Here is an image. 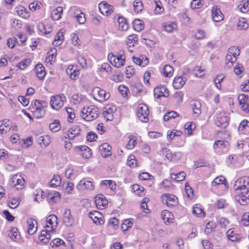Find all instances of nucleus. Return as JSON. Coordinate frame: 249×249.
Returning a JSON list of instances; mask_svg holds the SVG:
<instances>
[{
    "instance_id": "f257e3e1",
    "label": "nucleus",
    "mask_w": 249,
    "mask_h": 249,
    "mask_svg": "<svg viewBox=\"0 0 249 249\" xmlns=\"http://www.w3.org/2000/svg\"><path fill=\"white\" fill-rule=\"evenodd\" d=\"M236 192L235 199L240 205H246L249 202V177L238 179L233 186Z\"/></svg>"
},
{
    "instance_id": "f03ea898",
    "label": "nucleus",
    "mask_w": 249,
    "mask_h": 249,
    "mask_svg": "<svg viewBox=\"0 0 249 249\" xmlns=\"http://www.w3.org/2000/svg\"><path fill=\"white\" fill-rule=\"evenodd\" d=\"M239 54L240 50L238 47L232 46L230 48L226 56L225 68L228 69H231L236 61V57Z\"/></svg>"
},
{
    "instance_id": "7ed1b4c3",
    "label": "nucleus",
    "mask_w": 249,
    "mask_h": 249,
    "mask_svg": "<svg viewBox=\"0 0 249 249\" xmlns=\"http://www.w3.org/2000/svg\"><path fill=\"white\" fill-rule=\"evenodd\" d=\"M81 113V116L87 121L95 120L99 114L98 108L94 106L84 107Z\"/></svg>"
},
{
    "instance_id": "20e7f679",
    "label": "nucleus",
    "mask_w": 249,
    "mask_h": 249,
    "mask_svg": "<svg viewBox=\"0 0 249 249\" xmlns=\"http://www.w3.org/2000/svg\"><path fill=\"white\" fill-rule=\"evenodd\" d=\"M108 60L115 67L121 68L124 65L125 56L124 51H120L117 55L110 53L108 55Z\"/></svg>"
},
{
    "instance_id": "39448f33",
    "label": "nucleus",
    "mask_w": 249,
    "mask_h": 249,
    "mask_svg": "<svg viewBox=\"0 0 249 249\" xmlns=\"http://www.w3.org/2000/svg\"><path fill=\"white\" fill-rule=\"evenodd\" d=\"M94 98L100 102L107 100L110 97V93L99 87H94L92 90Z\"/></svg>"
},
{
    "instance_id": "423d86ee",
    "label": "nucleus",
    "mask_w": 249,
    "mask_h": 249,
    "mask_svg": "<svg viewBox=\"0 0 249 249\" xmlns=\"http://www.w3.org/2000/svg\"><path fill=\"white\" fill-rule=\"evenodd\" d=\"M169 95V91L162 86L157 87V103L163 105Z\"/></svg>"
},
{
    "instance_id": "0eeeda50",
    "label": "nucleus",
    "mask_w": 249,
    "mask_h": 249,
    "mask_svg": "<svg viewBox=\"0 0 249 249\" xmlns=\"http://www.w3.org/2000/svg\"><path fill=\"white\" fill-rule=\"evenodd\" d=\"M65 101L66 97L63 94L53 96L51 98L50 105L53 109L58 110L63 106Z\"/></svg>"
},
{
    "instance_id": "6e6552de",
    "label": "nucleus",
    "mask_w": 249,
    "mask_h": 249,
    "mask_svg": "<svg viewBox=\"0 0 249 249\" xmlns=\"http://www.w3.org/2000/svg\"><path fill=\"white\" fill-rule=\"evenodd\" d=\"M149 111L147 106L145 104H140L137 109V116L142 122H147Z\"/></svg>"
},
{
    "instance_id": "1a4fd4ad",
    "label": "nucleus",
    "mask_w": 249,
    "mask_h": 249,
    "mask_svg": "<svg viewBox=\"0 0 249 249\" xmlns=\"http://www.w3.org/2000/svg\"><path fill=\"white\" fill-rule=\"evenodd\" d=\"M190 70L189 69H186L185 70L183 71V75L176 76L175 77L173 82V85L175 89H180L183 87V86L185 84L187 80L186 77L184 76V75H187L190 73Z\"/></svg>"
},
{
    "instance_id": "9d476101",
    "label": "nucleus",
    "mask_w": 249,
    "mask_h": 249,
    "mask_svg": "<svg viewBox=\"0 0 249 249\" xmlns=\"http://www.w3.org/2000/svg\"><path fill=\"white\" fill-rule=\"evenodd\" d=\"M25 180L23 177L19 174L13 176L12 178V185L17 190H21L25 186Z\"/></svg>"
},
{
    "instance_id": "9b49d317",
    "label": "nucleus",
    "mask_w": 249,
    "mask_h": 249,
    "mask_svg": "<svg viewBox=\"0 0 249 249\" xmlns=\"http://www.w3.org/2000/svg\"><path fill=\"white\" fill-rule=\"evenodd\" d=\"M238 99L242 109L246 112H249V97L248 95L244 94H240Z\"/></svg>"
},
{
    "instance_id": "f8f14e48",
    "label": "nucleus",
    "mask_w": 249,
    "mask_h": 249,
    "mask_svg": "<svg viewBox=\"0 0 249 249\" xmlns=\"http://www.w3.org/2000/svg\"><path fill=\"white\" fill-rule=\"evenodd\" d=\"M89 216L96 225H102L104 223V217L98 211H91L89 214Z\"/></svg>"
},
{
    "instance_id": "ddd939ff",
    "label": "nucleus",
    "mask_w": 249,
    "mask_h": 249,
    "mask_svg": "<svg viewBox=\"0 0 249 249\" xmlns=\"http://www.w3.org/2000/svg\"><path fill=\"white\" fill-rule=\"evenodd\" d=\"M99 9L103 15L106 16L110 15L114 11L113 7L108 4L106 1H103L99 3Z\"/></svg>"
},
{
    "instance_id": "4468645a",
    "label": "nucleus",
    "mask_w": 249,
    "mask_h": 249,
    "mask_svg": "<svg viewBox=\"0 0 249 249\" xmlns=\"http://www.w3.org/2000/svg\"><path fill=\"white\" fill-rule=\"evenodd\" d=\"M77 188L78 190L88 189L91 190L93 189L94 186L90 180L84 178L79 181Z\"/></svg>"
},
{
    "instance_id": "2eb2a0df",
    "label": "nucleus",
    "mask_w": 249,
    "mask_h": 249,
    "mask_svg": "<svg viewBox=\"0 0 249 249\" xmlns=\"http://www.w3.org/2000/svg\"><path fill=\"white\" fill-rule=\"evenodd\" d=\"M95 202L98 209H103L108 204L106 197L102 194L97 195L95 198Z\"/></svg>"
},
{
    "instance_id": "dca6fc26",
    "label": "nucleus",
    "mask_w": 249,
    "mask_h": 249,
    "mask_svg": "<svg viewBox=\"0 0 249 249\" xmlns=\"http://www.w3.org/2000/svg\"><path fill=\"white\" fill-rule=\"evenodd\" d=\"M212 17L215 22H220L224 19V16L219 8L213 6L212 10Z\"/></svg>"
},
{
    "instance_id": "f3484780",
    "label": "nucleus",
    "mask_w": 249,
    "mask_h": 249,
    "mask_svg": "<svg viewBox=\"0 0 249 249\" xmlns=\"http://www.w3.org/2000/svg\"><path fill=\"white\" fill-rule=\"evenodd\" d=\"M12 123L9 120L0 121V135H3L9 132L11 128Z\"/></svg>"
},
{
    "instance_id": "a211bd4d",
    "label": "nucleus",
    "mask_w": 249,
    "mask_h": 249,
    "mask_svg": "<svg viewBox=\"0 0 249 249\" xmlns=\"http://www.w3.org/2000/svg\"><path fill=\"white\" fill-rule=\"evenodd\" d=\"M63 220L67 227H71L74 223V220L70 209H66L64 213Z\"/></svg>"
},
{
    "instance_id": "6ab92c4d",
    "label": "nucleus",
    "mask_w": 249,
    "mask_h": 249,
    "mask_svg": "<svg viewBox=\"0 0 249 249\" xmlns=\"http://www.w3.org/2000/svg\"><path fill=\"white\" fill-rule=\"evenodd\" d=\"M46 222L49 225L46 226V228H51V231L55 229L57 225V217L54 214L49 215L46 219Z\"/></svg>"
},
{
    "instance_id": "aec40b11",
    "label": "nucleus",
    "mask_w": 249,
    "mask_h": 249,
    "mask_svg": "<svg viewBox=\"0 0 249 249\" xmlns=\"http://www.w3.org/2000/svg\"><path fill=\"white\" fill-rule=\"evenodd\" d=\"M61 196L58 192L52 191L49 192L47 196V201L50 204H53L60 200Z\"/></svg>"
},
{
    "instance_id": "412c9836",
    "label": "nucleus",
    "mask_w": 249,
    "mask_h": 249,
    "mask_svg": "<svg viewBox=\"0 0 249 249\" xmlns=\"http://www.w3.org/2000/svg\"><path fill=\"white\" fill-rule=\"evenodd\" d=\"M99 149L101 151L102 155L104 157H107L111 155V146L107 143H104L99 146Z\"/></svg>"
},
{
    "instance_id": "4be33fe9",
    "label": "nucleus",
    "mask_w": 249,
    "mask_h": 249,
    "mask_svg": "<svg viewBox=\"0 0 249 249\" xmlns=\"http://www.w3.org/2000/svg\"><path fill=\"white\" fill-rule=\"evenodd\" d=\"M227 236L228 238L231 241H238L241 238V236L240 234L238 233L233 229H231L227 232Z\"/></svg>"
},
{
    "instance_id": "5701e85b",
    "label": "nucleus",
    "mask_w": 249,
    "mask_h": 249,
    "mask_svg": "<svg viewBox=\"0 0 249 249\" xmlns=\"http://www.w3.org/2000/svg\"><path fill=\"white\" fill-rule=\"evenodd\" d=\"M27 223L28 234L30 235L34 234L37 231V226H35V225L37 224L36 221L32 218H29L28 219Z\"/></svg>"
},
{
    "instance_id": "b1692460",
    "label": "nucleus",
    "mask_w": 249,
    "mask_h": 249,
    "mask_svg": "<svg viewBox=\"0 0 249 249\" xmlns=\"http://www.w3.org/2000/svg\"><path fill=\"white\" fill-rule=\"evenodd\" d=\"M133 62L137 65L144 67L148 64V59L145 56L141 55L140 57L133 56Z\"/></svg>"
},
{
    "instance_id": "393cba45",
    "label": "nucleus",
    "mask_w": 249,
    "mask_h": 249,
    "mask_svg": "<svg viewBox=\"0 0 249 249\" xmlns=\"http://www.w3.org/2000/svg\"><path fill=\"white\" fill-rule=\"evenodd\" d=\"M77 148L81 151V153L80 154L83 158L89 159L91 156L92 151L89 147L85 145H82L77 147Z\"/></svg>"
},
{
    "instance_id": "a878e982",
    "label": "nucleus",
    "mask_w": 249,
    "mask_h": 249,
    "mask_svg": "<svg viewBox=\"0 0 249 249\" xmlns=\"http://www.w3.org/2000/svg\"><path fill=\"white\" fill-rule=\"evenodd\" d=\"M116 110L115 107H106L103 112V115L107 121H112L113 119V113Z\"/></svg>"
},
{
    "instance_id": "bb28decb",
    "label": "nucleus",
    "mask_w": 249,
    "mask_h": 249,
    "mask_svg": "<svg viewBox=\"0 0 249 249\" xmlns=\"http://www.w3.org/2000/svg\"><path fill=\"white\" fill-rule=\"evenodd\" d=\"M35 70L37 77L41 80L43 79L46 75V73L43 65L40 63L36 64L35 68Z\"/></svg>"
},
{
    "instance_id": "cd10ccee",
    "label": "nucleus",
    "mask_w": 249,
    "mask_h": 249,
    "mask_svg": "<svg viewBox=\"0 0 249 249\" xmlns=\"http://www.w3.org/2000/svg\"><path fill=\"white\" fill-rule=\"evenodd\" d=\"M161 217L165 223H172L174 219L172 213L167 210H164L161 212Z\"/></svg>"
},
{
    "instance_id": "c85d7f7f",
    "label": "nucleus",
    "mask_w": 249,
    "mask_h": 249,
    "mask_svg": "<svg viewBox=\"0 0 249 249\" xmlns=\"http://www.w3.org/2000/svg\"><path fill=\"white\" fill-rule=\"evenodd\" d=\"M191 106L192 108L194 114L196 116L198 117V115L201 113V104L197 100L192 101L191 103Z\"/></svg>"
},
{
    "instance_id": "c756f323",
    "label": "nucleus",
    "mask_w": 249,
    "mask_h": 249,
    "mask_svg": "<svg viewBox=\"0 0 249 249\" xmlns=\"http://www.w3.org/2000/svg\"><path fill=\"white\" fill-rule=\"evenodd\" d=\"M164 30L167 33H171L178 29V24L175 22H171L163 24Z\"/></svg>"
},
{
    "instance_id": "7c9ffc66",
    "label": "nucleus",
    "mask_w": 249,
    "mask_h": 249,
    "mask_svg": "<svg viewBox=\"0 0 249 249\" xmlns=\"http://www.w3.org/2000/svg\"><path fill=\"white\" fill-rule=\"evenodd\" d=\"M50 231L49 230L42 231L38 237L39 240L44 244L48 243L51 238Z\"/></svg>"
},
{
    "instance_id": "2f4dec72",
    "label": "nucleus",
    "mask_w": 249,
    "mask_h": 249,
    "mask_svg": "<svg viewBox=\"0 0 249 249\" xmlns=\"http://www.w3.org/2000/svg\"><path fill=\"white\" fill-rule=\"evenodd\" d=\"M138 37L137 35L132 34L128 36L126 43L129 47H133L138 44Z\"/></svg>"
},
{
    "instance_id": "473e14b6",
    "label": "nucleus",
    "mask_w": 249,
    "mask_h": 249,
    "mask_svg": "<svg viewBox=\"0 0 249 249\" xmlns=\"http://www.w3.org/2000/svg\"><path fill=\"white\" fill-rule=\"evenodd\" d=\"M74 16L78 22L80 24H84L86 19L84 13L82 12L79 9H76L74 12Z\"/></svg>"
},
{
    "instance_id": "72a5a7b5",
    "label": "nucleus",
    "mask_w": 249,
    "mask_h": 249,
    "mask_svg": "<svg viewBox=\"0 0 249 249\" xmlns=\"http://www.w3.org/2000/svg\"><path fill=\"white\" fill-rule=\"evenodd\" d=\"M131 188L135 195L139 196H142L145 194L143 187L141 186L138 184L132 185Z\"/></svg>"
},
{
    "instance_id": "f704fd0d",
    "label": "nucleus",
    "mask_w": 249,
    "mask_h": 249,
    "mask_svg": "<svg viewBox=\"0 0 249 249\" xmlns=\"http://www.w3.org/2000/svg\"><path fill=\"white\" fill-rule=\"evenodd\" d=\"M186 174L183 171L179 172L177 174H171L170 177L172 179L177 182L183 180L185 179Z\"/></svg>"
},
{
    "instance_id": "c9c22d12",
    "label": "nucleus",
    "mask_w": 249,
    "mask_h": 249,
    "mask_svg": "<svg viewBox=\"0 0 249 249\" xmlns=\"http://www.w3.org/2000/svg\"><path fill=\"white\" fill-rule=\"evenodd\" d=\"M63 12V8L61 6L57 7L52 12V18L54 20H57L61 18Z\"/></svg>"
},
{
    "instance_id": "e433bc0d",
    "label": "nucleus",
    "mask_w": 249,
    "mask_h": 249,
    "mask_svg": "<svg viewBox=\"0 0 249 249\" xmlns=\"http://www.w3.org/2000/svg\"><path fill=\"white\" fill-rule=\"evenodd\" d=\"M249 27V24L247 23V19L245 18H241L239 19L237 29L238 30H246Z\"/></svg>"
},
{
    "instance_id": "4c0bfd02",
    "label": "nucleus",
    "mask_w": 249,
    "mask_h": 249,
    "mask_svg": "<svg viewBox=\"0 0 249 249\" xmlns=\"http://www.w3.org/2000/svg\"><path fill=\"white\" fill-rule=\"evenodd\" d=\"M133 26L134 30L138 32L143 30L144 27L143 21L139 19H136L134 20Z\"/></svg>"
},
{
    "instance_id": "58836bf2",
    "label": "nucleus",
    "mask_w": 249,
    "mask_h": 249,
    "mask_svg": "<svg viewBox=\"0 0 249 249\" xmlns=\"http://www.w3.org/2000/svg\"><path fill=\"white\" fill-rule=\"evenodd\" d=\"M229 145V142L226 140H217L216 141L213 145V148L214 149H217L218 148L223 149L225 147H228Z\"/></svg>"
},
{
    "instance_id": "ea45409f",
    "label": "nucleus",
    "mask_w": 249,
    "mask_h": 249,
    "mask_svg": "<svg viewBox=\"0 0 249 249\" xmlns=\"http://www.w3.org/2000/svg\"><path fill=\"white\" fill-rule=\"evenodd\" d=\"M50 138L48 135L39 136L37 138V142L41 146H47L50 143Z\"/></svg>"
},
{
    "instance_id": "a19ab883",
    "label": "nucleus",
    "mask_w": 249,
    "mask_h": 249,
    "mask_svg": "<svg viewBox=\"0 0 249 249\" xmlns=\"http://www.w3.org/2000/svg\"><path fill=\"white\" fill-rule=\"evenodd\" d=\"M160 154L164 155L169 160H173V153L166 147L162 148L160 151Z\"/></svg>"
},
{
    "instance_id": "79ce46f5",
    "label": "nucleus",
    "mask_w": 249,
    "mask_h": 249,
    "mask_svg": "<svg viewBox=\"0 0 249 249\" xmlns=\"http://www.w3.org/2000/svg\"><path fill=\"white\" fill-rule=\"evenodd\" d=\"M238 8L243 13H246L249 11V0H242L238 5Z\"/></svg>"
},
{
    "instance_id": "37998d69",
    "label": "nucleus",
    "mask_w": 249,
    "mask_h": 249,
    "mask_svg": "<svg viewBox=\"0 0 249 249\" xmlns=\"http://www.w3.org/2000/svg\"><path fill=\"white\" fill-rule=\"evenodd\" d=\"M34 117L36 119L42 118L45 114L44 107L35 109L32 110Z\"/></svg>"
},
{
    "instance_id": "c03bdc74",
    "label": "nucleus",
    "mask_w": 249,
    "mask_h": 249,
    "mask_svg": "<svg viewBox=\"0 0 249 249\" xmlns=\"http://www.w3.org/2000/svg\"><path fill=\"white\" fill-rule=\"evenodd\" d=\"M193 213L196 216L202 217L204 215V212L201 206L199 204H196L193 207Z\"/></svg>"
},
{
    "instance_id": "a18cd8bd",
    "label": "nucleus",
    "mask_w": 249,
    "mask_h": 249,
    "mask_svg": "<svg viewBox=\"0 0 249 249\" xmlns=\"http://www.w3.org/2000/svg\"><path fill=\"white\" fill-rule=\"evenodd\" d=\"M17 13L18 16L23 18H27L29 17V12L23 6H20L17 7Z\"/></svg>"
},
{
    "instance_id": "49530a36",
    "label": "nucleus",
    "mask_w": 249,
    "mask_h": 249,
    "mask_svg": "<svg viewBox=\"0 0 249 249\" xmlns=\"http://www.w3.org/2000/svg\"><path fill=\"white\" fill-rule=\"evenodd\" d=\"M33 106L32 110L35 109L40 108V107H47V103L43 101H39L35 100L32 102Z\"/></svg>"
},
{
    "instance_id": "de8ad7c7",
    "label": "nucleus",
    "mask_w": 249,
    "mask_h": 249,
    "mask_svg": "<svg viewBox=\"0 0 249 249\" xmlns=\"http://www.w3.org/2000/svg\"><path fill=\"white\" fill-rule=\"evenodd\" d=\"M119 29L122 31H126L128 29V24L126 19L123 17H119L118 18Z\"/></svg>"
},
{
    "instance_id": "09e8293b",
    "label": "nucleus",
    "mask_w": 249,
    "mask_h": 249,
    "mask_svg": "<svg viewBox=\"0 0 249 249\" xmlns=\"http://www.w3.org/2000/svg\"><path fill=\"white\" fill-rule=\"evenodd\" d=\"M56 53V50L55 48H51L48 52V56L46 59V61H48L49 62L52 63V62H54L55 59V56Z\"/></svg>"
},
{
    "instance_id": "8fccbe9b",
    "label": "nucleus",
    "mask_w": 249,
    "mask_h": 249,
    "mask_svg": "<svg viewBox=\"0 0 249 249\" xmlns=\"http://www.w3.org/2000/svg\"><path fill=\"white\" fill-rule=\"evenodd\" d=\"M61 183V178L59 175H54L53 178L50 182V185L53 187L58 186Z\"/></svg>"
},
{
    "instance_id": "3c124183",
    "label": "nucleus",
    "mask_w": 249,
    "mask_h": 249,
    "mask_svg": "<svg viewBox=\"0 0 249 249\" xmlns=\"http://www.w3.org/2000/svg\"><path fill=\"white\" fill-rule=\"evenodd\" d=\"M173 68L170 65H165L162 71L163 74L165 77H171L173 73Z\"/></svg>"
},
{
    "instance_id": "603ef678",
    "label": "nucleus",
    "mask_w": 249,
    "mask_h": 249,
    "mask_svg": "<svg viewBox=\"0 0 249 249\" xmlns=\"http://www.w3.org/2000/svg\"><path fill=\"white\" fill-rule=\"evenodd\" d=\"M80 134V129L78 127H75L74 129L71 128L68 131V135L70 139H73L76 136Z\"/></svg>"
},
{
    "instance_id": "864d4df0",
    "label": "nucleus",
    "mask_w": 249,
    "mask_h": 249,
    "mask_svg": "<svg viewBox=\"0 0 249 249\" xmlns=\"http://www.w3.org/2000/svg\"><path fill=\"white\" fill-rule=\"evenodd\" d=\"M49 128L53 132H56L58 131L61 128L59 121L56 120H54L53 123L50 124Z\"/></svg>"
},
{
    "instance_id": "5fc2aeb1",
    "label": "nucleus",
    "mask_w": 249,
    "mask_h": 249,
    "mask_svg": "<svg viewBox=\"0 0 249 249\" xmlns=\"http://www.w3.org/2000/svg\"><path fill=\"white\" fill-rule=\"evenodd\" d=\"M133 7L135 12L137 13L141 12L143 8L142 2L141 0H135L133 2Z\"/></svg>"
},
{
    "instance_id": "6e6d98bb",
    "label": "nucleus",
    "mask_w": 249,
    "mask_h": 249,
    "mask_svg": "<svg viewBox=\"0 0 249 249\" xmlns=\"http://www.w3.org/2000/svg\"><path fill=\"white\" fill-rule=\"evenodd\" d=\"M133 225V220L131 219H127L124 221L122 224L121 228L123 231H126L129 228H131Z\"/></svg>"
},
{
    "instance_id": "4d7b16f0",
    "label": "nucleus",
    "mask_w": 249,
    "mask_h": 249,
    "mask_svg": "<svg viewBox=\"0 0 249 249\" xmlns=\"http://www.w3.org/2000/svg\"><path fill=\"white\" fill-rule=\"evenodd\" d=\"M222 114H220L217 117L218 122L216 123L217 125L219 126L220 124H221L222 126L224 125V127H225L226 124L228 122V119L226 116L223 115V116L222 117Z\"/></svg>"
},
{
    "instance_id": "13d9d810",
    "label": "nucleus",
    "mask_w": 249,
    "mask_h": 249,
    "mask_svg": "<svg viewBox=\"0 0 249 249\" xmlns=\"http://www.w3.org/2000/svg\"><path fill=\"white\" fill-rule=\"evenodd\" d=\"M8 235L14 241H17L20 238V234L16 229H13L9 231Z\"/></svg>"
},
{
    "instance_id": "bf43d9fd",
    "label": "nucleus",
    "mask_w": 249,
    "mask_h": 249,
    "mask_svg": "<svg viewBox=\"0 0 249 249\" xmlns=\"http://www.w3.org/2000/svg\"><path fill=\"white\" fill-rule=\"evenodd\" d=\"M177 197L172 194H168V206H176L178 204Z\"/></svg>"
},
{
    "instance_id": "052dcab7",
    "label": "nucleus",
    "mask_w": 249,
    "mask_h": 249,
    "mask_svg": "<svg viewBox=\"0 0 249 249\" xmlns=\"http://www.w3.org/2000/svg\"><path fill=\"white\" fill-rule=\"evenodd\" d=\"M64 39V35H63V32H62L61 30L58 31L57 35L55 36V39L54 40V42L53 43V44H55V45H60L61 43V41L63 40Z\"/></svg>"
},
{
    "instance_id": "680f3d73",
    "label": "nucleus",
    "mask_w": 249,
    "mask_h": 249,
    "mask_svg": "<svg viewBox=\"0 0 249 249\" xmlns=\"http://www.w3.org/2000/svg\"><path fill=\"white\" fill-rule=\"evenodd\" d=\"M119 221L115 217H113L110 219L108 221V225L114 229H117L118 228L119 226Z\"/></svg>"
},
{
    "instance_id": "e2e57ef3",
    "label": "nucleus",
    "mask_w": 249,
    "mask_h": 249,
    "mask_svg": "<svg viewBox=\"0 0 249 249\" xmlns=\"http://www.w3.org/2000/svg\"><path fill=\"white\" fill-rule=\"evenodd\" d=\"M178 114L175 111H172L166 113L164 116V121H168L170 118H175L178 116Z\"/></svg>"
},
{
    "instance_id": "0e129e2a",
    "label": "nucleus",
    "mask_w": 249,
    "mask_h": 249,
    "mask_svg": "<svg viewBox=\"0 0 249 249\" xmlns=\"http://www.w3.org/2000/svg\"><path fill=\"white\" fill-rule=\"evenodd\" d=\"M127 164L130 167H134L137 166L136 160L134 155H131L129 156L127 160Z\"/></svg>"
},
{
    "instance_id": "69168bd1",
    "label": "nucleus",
    "mask_w": 249,
    "mask_h": 249,
    "mask_svg": "<svg viewBox=\"0 0 249 249\" xmlns=\"http://www.w3.org/2000/svg\"><path fill=\"white\" fill-rule=\"evenodd\" d=\"M65 242L64 241L60 238H55L52 241L50 245L53 247H57L61 245H64Z\"/></svg>"
},
{
    "instance_id": "338daca9",
    "label": "nucleus",
    "mask_w": 249,
    "mask_h": 249,
    "mask_svg": "<svg viewBox=\"0 0 249 249\" xmlns=\"http://www.w3.org/2000/svg\"><path fill=\"white\" fill-rule=\"evenodd\" d=\"M185 192L188 198L192 199L193 197L194 190L187 183L185 184Z\"/></svg>"
},
{
    "instance_id": "774afa93",
    "label": "nucleus",
    "mask_w": 249,
    "mask_h": 249,
    "mask_svg": "<svg viewBox=\"0 0 249 249\" xmlns=\"http://www.w3.org/2000/svg\"><path fill=\"white\" fill-rule=\"evenodd\" d=\"M241 222L245 226H249V214L248 213H245L243 215Z\"/></svg>"
}]
</instances>
